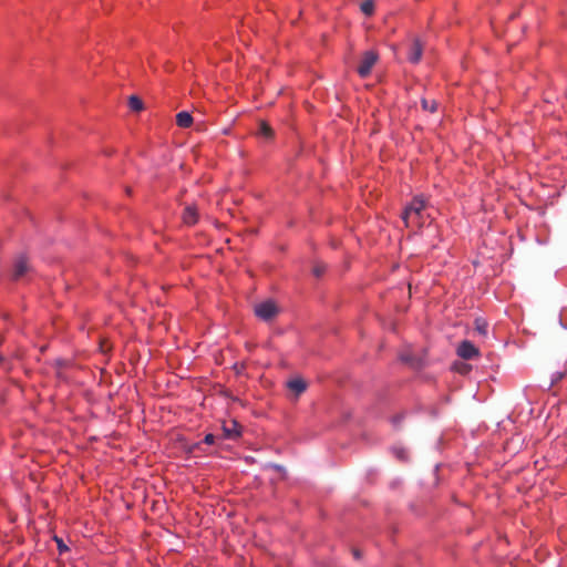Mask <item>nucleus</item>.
<instances>
[{"mask_svg":"<svg viewBox=\"0 0 567 567\" xmlns=\"http://www.w3.org/2000/svg\"><path fill=\"white\" fill-rule=\"evenodd\" d=\"M198 220V212H197V207L194 206V205H188L184 208V212H183V221L186 224V225H195Z\"/></svg>","mask_w":567,"mask_h":567,"instance_id":"9","label":"nucleus"},{"mask_svg":"<svg viewBox=\"0 0 567 567\" xmlns=\"http://www.w3.org/2000/svg\"><path fill=\"white\" fill-rule=\"evenodd\" d=\"M474 326H475V331L478 334L484 336V337L487 334L488 323L485 319L477 318L474 322Z\"/></svg>","mask_w":567,"mask_h":567,"instance_id":"13","label":"nucleus"},{"mask_svg":"<svg viewBox=\"0 0 567 567\" xmlns=\"http://www.w3.org/2000/svg\"><path fill=\"white\" fill-rule=\"evenodd\" d=\"M224 436L229 440L237 439L240 436V425L237 421L231 420L228 423L223 424Z\"/></svg>","mask_w":567,"mask_h":567,"instance_id":"7","label":"nucleus"},{"mask_svg":"<svg viewBox=\"0 0 567 567\" xmlns=\"http://www.w3.org/2000/svg\"><path fill=\"white\" fill-rule=\"evenodd\" d=\"M400 358L405 363L414 364L413 359L410 354H402Z\"/></svg>","mask_w":567,"mask_h":567,"instance_id":"18","label":"nucleus"},{"mask_svg":"<svg viewBox=\"0 0 567 567\" xmlns=\"http://www.w3.org/2000/svg\"><path fill=\"white\" fill-rule=\"evenodd\" d=\"M254 311L259 319L270 321L279 313V308L275 301L265 300L256 305Z\"/></svg>","mask_w":567,"mask_h":567,"instance_id":"3","label":"nucleus"},{"mask_svg":"<svg viewBox=\"0 0 567 567\" xmlns=\"http://www.w3.org/2000/svg\"><path fill=\"white\" fill-rule=\"evenodd\" d=\"M215 442V436L213 434H207L204 437V443L206 444H213Z\"/></svg>","mask_w":567,"mask_h":567,"instance_id":"19","label":"nucleus"},{"mask_svg":"<svg viewBox=\"0 0 567 567\" xmlns=\"http://www.w3.org/2000/svg\"><path fill=\"white\" fill-rule=\"evenodd\" d=\"M128 107L134 112H141L144 109V103L138 96L131 95L128 97Z\"/></svg>","mask_w":567,"mask_h":567,"instance_id":"11","label":"nucleus"},{"mask_svg":"<svg viewBox=\"0 0 567 567\" xmlns=\"http://www.w3.org/2000/svg\"><path fill=\"white\" fill-rule=\"evenodd\" d=\"M287 389L293 394V399L297 400L306 390L307 382L302 378H293L287 381Z\"/></svg>","mask_w":567,"mask_h":567,"instance_id":"6","label":"nucleus"},{"mask_svg":"<svg viewBox=\"0 0 567 567\" xmlns=\"http://www.w3.org/2000/svg\"><path fill=\"white\" fill-rule=\"evenodd\" d=\"M468 371V367L466 364H463L462 369H460L461 373H465Z\"/></svg>","mask_w":567,"mask_h":567,"instance_id":"20","label":"nucleus"},{"mask_svg":"<svg viewBox=\"0 0 567 567\" xmlns=\"http://www.w3.org/2000/svg\"><path fill=\"white\" fill-rule=\"evenodd\" d=\"M54 540L56 542L59 553L62 554L66 550H69L68 546L63 543V540L59 537H54Z\"/></svg>","mask_w":567,"mask_h":567,"instance_id":"17","label":"nucleus"},{"mask_svg":"<svg viewBox=\"0 0 567 567\" xmlns=\"http://www.w3.org/2000/svg\"><path fill=\"white\" fill-rule=\"evenodd\" d=\"M176 124L182 128H187L193 124V116L186 111L179 112L176 114Z\"/></svg>","mask_w":567,"mask_h":567,"instance_id":"10","label":"nucleus"},{"mask_svg":"<svg viewBox=\"0 0 567 567\" xmlns=\"http://www.w3.org/2000/svg\"><path fill=\"white\" fill-rule=\"evenodd\" d=\"M3 363H6V359L3 355L0 354V364H3Z\"/></svg>","mask_w":567,"mask_h":567,"instance_id":"22","label":"nucleus"},{"mask_svg":"<svg viewBox=\"0 0 567 567\" xmlns=\"http://www.w3.org/2000/svg\"><path fill=\"white\" fill-rule=\"evenodd\" d=\"M421 105L424 111L434 113L437 110V103L435 100L422 99Z\"/></svg>","mask_w":567,"mask_h":567,"instance_id":"14","label":"nucleus"},{"mask_svg":"<svg viewBox=\"0 0 567 567\" xmlns=\"http://www.w3.org/2000/svg\"><path fill=\"white\" fill-rule=\"evenodd\" d=\"M327 269V266L323 262H316L312 267V274L315 277L320 278Z\"/></svg>","mask_w":567,"mask_h":567,"instance_id":"16","label":"nucleus"},{"mask_svg":"<svg viewBox=\"0 0 567 567\" xmlns=\"http://www.w3.org/2000/svg\"><path fill=\"white\" fill-rule=\"evenodd\" d=\"M361 11L365 14V16H372L373 12H374V1L373 0H365L361 3V7H360Z\"/></svg>","mask_w":567,"mask_h":567,"instance_id":"15","label":"nucleus"},{"mask_svg":"<svg viewBox=\"0 0 567 567\" xmlns=\"http://www.w3.org/2000/svg\"><path fill=\"white\" fill-rule=\"evenodd\" d=\"M423 53V47L421 42L415 39L410 48L408 59L411 63H419Z\"/></svg>","mask_w":567,"mask_h":567,"instance_id":"8","label":"nucleus"},{"mask_svg":"<svg viewBox=\"0 0 567 567\" xmlns=\"http://www.w3.org/2000/svg\"><path fill=\"white\" fill-rule=\"evenodd\" d=\"M32 271V267L29 262V259L25 255L20 254L16 256L12 262V272L11 278L12 280H20L24 278L28 274Z\"/></svg>","mask_w":567,"mask_h":567,"instance_id":"2","label":"nucleus"},{"mask_svg":"<svg viewBox=\"0 0 567 567\" xmlns=\"http://www.w3.org/2000/svg\"><path fill=\"white\" fill-rule=\"evenodd\" d=\"M353 555H354V557H355L357 559H359V558H360V551H359V550L354 549V550H353Z\"/></svg>","mask_w":567,"mask_h":567,"instance_id":"21","label":"nucleus"},{"mask_svg":"<svg viewBox=\"0 0 567 567\" xmlns=\"http://www.w3.org/2000/svg\"><path fill=\"white\" fill-rule=\"evenodd\" d=\"M425 202L421 197H414L412 202L404 208L402 219L406 227H420L423 223V212Z\"/></svg>","mask_w":567,"mask_h":567,"instance_id":"1","label":"nucleus"},{"mask_svg":"<svg viewBox=\"0 0 567 567\" xmlns=\"http://www.w3.org/2000/svg\"><path fill=\"white\" fill-rule=\"evenodd\" d=\"M378 53L374 51H365L358 66V73L361 78H367L378 61Z\"/></svg>","mask_w":567,"mask_h":567,"instance_id":"4","label":"nucleus"},{"mask_svg":"<svg viewBox=\"0 0 567 567\" xmlns=\"http://www.w3.org/2000/svg\"><path fill=\"white\" fill-rule=\"evenodd\" d=\"M457 354L464 360H472L478 355V349L471 341L464 340L457 348Z\"/></svg>","mask_w":567,"mask_h":567,"instance_id":"5","label":"nucleus"},{"mask_svg":"<svg viewBox=\"0 0 567 567\" xmlns=\"http://www.w3.org/2000/svg\"><path fill=\"white\" fill-rule=\"evenodd\" d=\"M258 134H259V135H261L262 137L267 138V140H270V138H272V136H274V131H272V128L269 126V124H268V123H266V122H260V123H259Z\"/></svg>","mask_w":567,"mask_h":567,"instance_id":"12","label":"nucleus"}]
</instances>
